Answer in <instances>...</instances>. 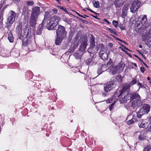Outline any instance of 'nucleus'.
<instances>
[{"label":"nucleus","mask_w":151,"mask_h":151,"mask_svg":"<svg viewBox=\"0 0 151 151\" xmlns=\"http://www.w3.org/2000/svg\"><path fill=\"white\" fill-rule=\"evenodd\" d=\"M113 24L115 26V27H117L118 24L117 21L114 20L112 22Z\"/></svg>","instance_id":"41"},{"label":"nucleus","mask_w":151,"mask_h":151,"mask_svg":"<svg viewBox=\"0 0 151 151\" xmlns=\"http://www.w3.org/2000/svg\"><path fill=\"white\" fill-rule=\"evenodd\" d=\"M56 36V37L55 40V43L56 45H60L61 44L62 40L64 39V37H61L60 36Z\"/></svg>","instance_id":"14"},{"label":"nucleus","mask_w":151,"mask_h":151,"mask_svg":"<svg viewBox=\"0 0 151 151\" xmlns=\"http://www.w3.org/2000/svg\"><path fill=\"white\" fill-rule=\"evenodd\" d=\"M119 27L122 30H124L125 29V28L123 26V25L121 24H120L119 25Z\"/></svg>","instance_id":"47"},{"label":"nucleus","mask_w":151,"mask_h":151,"mask_svg":"<svg viewBox=\"0 0 151 151\" xmlns=\"http://www.w3.org/2000/svg\"><path fill=\"white\" fill-rule=\"evenodd\" d=\"M137 83V80L136 79L134 78H132V80L130 84H129V85H131V86H132L134 84H135Z\"/></svg>","instance_id":"36"},{"label":"nucleus","mask_w":151,"mask_h":151,"mask_svg":"<svg viewBox=\"0 0 151 151\" xmlns=\"http://www.w3.org/2000/svg\"><path fill=\"white\" fill-rule=\"evenodd\" d=\"M141 3L137 0H135L132 4L130 7V12L134 13L137 11L138 8L140 6Z\"/></svg>","instance_id":"5"},{"label":"nucleus","mask_w":151,"mask_h":151,"mask_svg":"<svg viewBox=\"0 0 151 151\" xmlns=\"http://www.w3.org/2000/svg\"><path fill=\"white\" fill-rule=\"evenodd\" d=\"M111 72L113 75H115L117 73L120 72L119 71V70L117 69L116 66L112 68L111 70Z\"/></svg>","instance_id":"29"},{"label":"nucleus","mask_w":151,"mask_h":151,"mask_svg":"<svg viewBox=\"0 0 151 151\" xmlns=\"http://www.w3.org/2000/svg\"><path fill=\"white\" fill-rule=\"evenodd\" d=\"M8 39L10 42H13L14 37L11 32H9Z\"/></svg>","instance_id":"28"},{"label":"nucleus","mask_w":151,"mask_h":151,"mask_svg":"<svg viewBox=\"0 0 151 151\" xmlns=\"http://www.w3.org/2000/svg\"><path fill=\"white\" fill-rule=\"evenodd\" d=\"M147 130L149 132H151V125L147 127Z\"/></svg>","instance_id":"55"},{"label":"nucleus","mask_w":151,"mask_h":151,"mask_svg":"<svg viewBox=\"0 0 151 151\" xmlns=\"http://www.w3.org/2000/svg\"><path fill=\"white\" fill-rule=\"evenodd\" d=\"M12 1L13 3L18 5L19 3L20 0H12Z\"/></svg>","instance_id":"44"},{"label":"nucleus","mask_w":151,"mask_h":151,"mask_svg":"<svg viewBox=\"0 0 151 151\" xmlns=\"http://www.w3.org/2000/svg\"><path fill=\"white\" fill-rule=\"evenodd\" d=\"M79 40L78 39H76L73 45V47L71 50L73 51H74L78 47L79 45Z\"/></svg>","instance_id":"23"},{"label":"nucleus","mask_w":151,"mask_h":151,"mask_svg":"<svg viewBox=\"0 0 151 151\" xmlns=\"http://www.w3.org/2000/svg\"><path fill=\"white\" fill-rule=\"evenodd\" d=\"M129 98L131 101H132L134 99H140V97L138 94L134 93L130 94Z\"/></svg>","instance_id":"17"},{"label":"nucleus","mask_w":151,"mask_h":151,"mask_svg":"<svg viewBox=\"0 0 151 151\" xmlns=\"http://www.w3.org/2000/svg\"><path fill=\"white\" fill-rule=\"evenodd\" d=\"M84 53L83 51H81V50H79L77 52L74 54V56L76 59H80L82 57Z\"/></svg>","instance_id":"15"},{"label":"nucleus","mask_w":151,"mask_h":151,"mask_svg":"<svg viewBox=\"0 0 151 151\" xmlns=\"http://www.w3.org/2000/svg\"><path fill=\"white\" fill-rule=\"evenodd\" d=\"M34 2L32 1H27V4L28 6L33 5L34 4Z\"/></svg>","instance_id":"46"},{"label":"nucleus","mask_w":151,"mask_h":151,"mask_svg":"<svg viewBox=\"0 0 151 151\" xmlns=\"http://www.w3.org/2000/svg\"><path fill=\"white\" fill-rule=\"evenodd\" d=\"M137 121V116H133L131 119L127 122V124L128 125H130L134 123Z\"/></svg>","instance_id":"22"},{"label":"nucleus","mask_w":151,"mask_h":151,"mask_svg":"<svg viewBox=\"0 0 151 151\" xmlns=\"http://www.w3.org/2000/svg\"><path fill=\"white\" fill-rule=\"evenodd\" d=\"M100 70H102V71L104 72L107 70V67L106 65H102L101 67H100Z\"/></svg>","instance_id":"33"},{"label":"nucleus","mask_w":151,"mask_h":151,"mask_svg":"<svg viewBox=\"0 0 151 151\" xmlns=\"http://www.w3.org/2000/svg\"><path fill=\"white\" fill-rule=\"evenodd\" d=\"M46 24L45 23H42L41 24H40L37 29V31L36 33L37 35H40L41 34L42 31L43 29V26H44Z\"/></svg>","instance_id":"19"},{"label":"nucleus","mask_w":151,"mask_h":151,"mask_svg":"<svg viewBox=\"0 0 151 151\" xmlns=\"http://www.w3.org/2000/svg\"><path fill=\"white\" fill-rule=\"evenodd\" d=\"M147 125V122L143 120L140 121L138 123V126L140 128H145Z\"/></svg>","instance_id":"18"},{"label":"nucleus","mask_w":151,"mask_h":151,"mask_svg":"<svg viewBox=\"0 0 151 151\" xmlns=\"http://www.w3.org/2000/svg\"><path fill=\"white\" fill-rule=\"evenodd\" d=\"M125 92L124 93H120V95L118 96V97H120V101L121 103H125L127 101L130 99V96L127 92H126V94L125 93Z\"/></svg>","instance_id":"9"},{"label":"nucleus","mask_w":151,"mask_h":151,"mask_svg":"<svg viewBox=\"0 0 151 151\" xmlns=\"http://www.w3.org/2000/svg\"><path fill=\"white\" fill-rule=\"evenodd\" d=\"M60 20V17L57 16H52L50 18L49 22L47 23L46 26L47 29L49 30L55 29Z\"/></svg>","instance_id":"2"},{"label":"nucleus","mask_w":151,"mask_h":151,"mask_svg":"<svg viewBox=\"0 0 151 151\" xmlns=\"http://www.w3.org/2000/svg\"><path fill=\"white\" fill-rule=\"evenodd\" d=\"M139 47L140 48H142V45H140L139 46Z\"/></svg>","instance_id":"62"},{"label":"nucleus","mask_w":151,"mask_h":151,"mask_svg":"<svg viewBox=\"0 0 151 151\" xmlns=\"http://www.w3.org/2000/svg\"><path fill=\"white\" fill-rule=\"evenodd\" d=\"M22 23H19L16 28V32L19 34H21L22 33Z\"/></svg>","instance_id":"26"},{"label":"nucleus","mask_w":151,"mask_h":151,"mask_svg":"<svg viewBox=\"0 0 151 151\" xmlns=\"http://www.w3.org/2000/svg\"><path fill=\"white\" fill-rule=\"evenodd\" d=\"M87 46V44L86 42L82 43L80 45V48L79 49V50H81V51H83L84 52Z\"/></svg>","instance_id":"24"},{"label":"nucleus","mask_w":151,"mask_h":151,"mask_svg":"<svg viewBox=\"0 0 151 151\" xmlns=\"http://www.w3.org/2000/svg\"><path fill=\"white\" fill-rule=\"evenodd\" d=\"M99 55L101 58L103 60H107L108 58L107 52L103 50H101L99 52Z\"/></svg>","instance_id":"12"},{"label":"nucleus","mask_w":151,"mask_h":151,"mask_svg":"<svg viewBox=\"0 0 151 151\" xmlns=\"http://www.w3.org/2000/svg\"><path fill=\"white\" fill-rule=\"evenodd\" d=\"M90 42L91 45V46H95V38L93 36H91L90 39Z\"/></svg>","instance_id":"30"},{"label":"nucleus","mask_w":151,"mask_h":151,"mask_svg":"<svg viewBox=\"0 0 151 151\" xmlns=\"http://www.w3.org/2000/svg\"><path fill=\"white\" fill-rule=\"evenodd\" d=\"M151 150V146L148 145L145 147L143 151H150Z\"/></svg>","instance_id":"38"},{"label":"nucleus","mask_w":151,"mask_h":151,"mask_svg":"<svg viewBox=\"0 0 151 151\" xmlns=\"http://www.w3.org/2000/svg\"><path fill=\"white\" fill-rule=\"evenodd\" d=\"M58 7L59 8L61 9V10L65 12L66 13H68V11H67L66 9H64L63 7L60 6H58Z\"/></svg>","instance_id":"45"},{"label":"nucleus","mask_w":151,"mask_h":151,"mask_svg":"<svg viewBox=\"0 0 151 151\" xmlns=\"http://www.w3.org/2000/svg\"><path fill=\"white\" fill-rule=\"evenodd\" d=\"M139 23H137V27H139V28H141L142 27L143 28V26H141V25H139Z\"/></svg>","instance_id":"54"},{"label":"nucleus","mask_w":151,"mask_h":151,"mask_svg":"<svg viewBox=\"0 0 151 151\" xmlns=\"http://www.w3.org/2000/svg\"><path fill=\"white\" fill-rule=\"evenodd\" d=\"M104 20L108 24H110V22H109L108 20L106 19H105Z\"/></svg>","instance_id":"56"},{"label":"nucleus","mask_w":151,"mask_h":151,"mask_svg":"<svg viewBox=\"0 0 151 151\" xmlns=\"http://www.w3.org/2000/svg\"><path fill=\"white\" fill-rule=\"evenodd\" d=\"M107 29L111 33H113L115 35H117V32L115 29L112 28H107Z\"/></svg>","instance_id":"34"},{"label":"nucleus","mask_w":151,"mask_h":151,"mask_svg":"<svg viewBox=\"0 0 151 151\" xmlns=\"http://www.w3.org/2000/svg\"><path fill=\"white\" fill-rule=\"evenodd\" d=\"M131 85H129V84H125L123 86L121 93H124V91H125L129 89Z\"/></svg>","instance_id":"25"},{"label":"nucleus","mask_w":151,"mask_h":151,"mask_svg":"<svg viewBox=\"0 0 151 151\" xmlns=\"http://www.w3.org/2000/svg\"><path fill=\"white\" fill-rule=\"evenodd\" d=\"M138 136L139 139L140 140H143L145 139V134L144 132L142 131L141 132H137Z\"/></svg>","instance_id":"20"},{"label":"nucleus","mask_w":151,"mask_h":151,"mask_svg":"<svg viewBox=\"0 0 151 151\" xmlns=\"http://www.w3.org/2000/svg\"><path fill=\"white\" fill-rule=\"evenodd\" d=\"M144 64H145V66H146V67H147V65H146L145 63Z\"/></svg>","instance_id":"64"},{"label":"nucleus","mask_w":151,"mask_h":151,"mask_svg":"<svg viewBox=\"0 0 151 151\" xmlns=\"http://www.w3.org/2000/svg\"><path fill=\"white\" fill-rule=\"evenodd\" d=\"M93 4L94 7L98 8L99 7V2L95 0H93Z\"/></svg>","instance_id":"32"},{"label":"nucleus","mask_w":151,"mask_h":151,"mask_svg":"<svg viewBox=\"0 0 151 151\" xmlns=\"http://www.w3.org/2000/svg\"><path fill=\"white\" fill-rule=\"evenodd\" d=\"M103 72L102 71V70H100V68H99L97 71V73L98 74V75H100V74L102 73Z\"/></svg>","instance_id":"51"},{"label":"nucleus","mask_w":151,"mask_h":151,"mask_svg":"<svg viewBox=\"0 0 151 151\" xmlns=\"http://www.w3.org/2000/svg\"><path fill=\"white\" fill-rule=\"evenodd\" d=\"M16 14L13 11H11L10 15L7 19V23L9 25H11L14 22L15 20Z\"/></svg>","instance_id":"8"},{"label":"nucleus","mask_w":151,"mask_h":151,"mask_svg":"<svg viewBox=\"0 0 151 151\" xmlns=\"http://www.w3.org/2000/svg\"><path fill=\"white\" fill-rule=\"evenodd\" d=\"M97 50L96 47L92 46H91L88 50V52L90 54H93L97 52Z\"/></svg>","instance_id":"16"},{"label":"nucleus","mask_w":151,"mask_h":151,"mask_svg":"<svg viewBox=\"0 0 151 151\" xmlns=\"http://www.w3.org/2000/svg\"><path fill=\"white\" fill-rule=\"evenodd\" d=\"M142 104V102L140 99H136L132 101V106L135 108L141 106Z\"/></svg>","instance_id":"11"},{"label":"nucleus","mask_w":151,"mask_h":151,"mask_svg":"<svg viewBox=\"0 0 151 151\" xmlns=\"http://www.w3.org/2000/svg\"><path fill=\"white\" fill-rule=\"evenodd\" d=\"M141 3L137 0H135L132 4L130 7V12L134 13L137 11L138 8L140 6Z\"/></svg>","instance_id":"4"},{"label":"nucleus","mask_w":151,"mask_h":151,"mask_svg":"<svg viewBox=\"0 0 151 151\" xmlns=\"http://www.w3.org/2000/svg\"><path fill=\"white\" fill-rule=\"evenodd\" d=\"M150 106L149 105L145 104L143 105L142 108L139 110V112L144 114L148 113L150 111Z\"/></svg>","instance_id":"10"},{"label":"nucleus","mask_w":151,"mask_h":151,"mask_svg":"<svg viewBox=\"0 0 151 151\" xmlns=\"http://www.w3.org/2000/svg\"><path fill=\"white\" fill-rule=\"evenodd\" d=\"M132 64L134 65L135 66V67H137V64L135 63H132Z\"/></svg>","instance_id":"59"},{"label":"nucleus","mask_w":151,"mask_h":151,"mask_svg":"<svg viewBox=\"0 0 151 151\" xmlns=\"http://www.w3.org/2000/svg\"><path fill=\"white\" fill-rule=\"evenodd\" d=\"M128 6L129 5L128 4H125L123 7L122 10L127 11L128 9Z\"/></svg>","instance_id":"43"},{"label":"nucleus","mask_w":151,"mask_h":151,"mask_svg":"<svg viewBox=\"0 0 151 151\" xmlns=\"http://www.w3.org/2000/svg\"><path fill=\"white\" fill-rule=\"evenodd\" d=\"M116 3L117 4H119V6H117V7H119L121 5H122L124 3L123 1L120 2L119 1H118V0H116Z\"/></svg>","instance_id":"42"},{"label":"nucleus","mask_w":151,"mask_h":151,"mask_svg":"<svg viewBox=\"0 0 151 151\" xmlns=\"http://www.w3.org/2000/svg\"><path fill=\"white\" fill-rule=\"evenodd\" d=\"M77 15L79 16V17H83V16L80 14H79L78 13H77Z\"/></svg>","instance_id":"58"},{"label":"nucleus","mask_w":151,"mask_h":151,"mask_svg":"<svg viewBox=\"0 0 151 151\" xmlns=\"http://www.w3.org/2000/svg\"><path fill=\"white\" fill-rule=\"evenodd\" d=\"M113 98V97H111V98H110V99H108L107 100V101H106L107 103H111V101H112Z\"/></svg>","instance_id":"49"},{"label":"nucleus","mask_w":151,"mask_h":151,"mask_svg":"<svg viewBox=\"0 0 151 151\" xmlns=\"http://www.w3.org/2000/svg\"><path fill=\"white\" fill-rule=\"evenodd\" d=\"M139 19H141V22L139 24V25L143 26V29H146L149 26V24L147 23L146 15H141L139 16Z\"/></svg>","instance_id":"6"},{"label":"nucleus","mask_w":151,"mask_h":151,"mask_svg":"<svg viewBox=\"0 0 151 151\" xmlns=\"http://www.w3.org/2000/svg\"><path fill=\"white\" fill-rule=\"evenodd\" d=\"M109 46L110 47H113V44L111 43H109L108 44Z\"/></svg>","instance_id":"57"},{"label":"nucleus","mask_w":151,"mask_h":151,"mask_svg":"<svg viewBox=\"0 0 151 151\" xmlns=\"http://www.w3.org/2000/svg\"><path fill=\"white\" fill-rule=\"evenodd\" d=\"M147 79L148 80H150V78L149 77H147Z\"/></svg>","instance_id":"61"},{"label":"nucleus","mask_w":151,"mask_h":151,"mask_svg":"<svg viewBox=\"0 0 151 151\" xmlns=\"http://www.w3.org/2000/svg\"><path fill=\"white\" fill-rule=\"evenodd\" d=\"M28 8L26 7H24L23 9V12L24 14H27L28 13Z\"/></svg>","instance_id":"39"},{"label":"nucleus","mask_w":151,"mask_h":151,"mask_svg":"<svg viewBox=\"0 0 151 151\" xmlns=\"http://www.w3.org/2000/svg\"><path fill=\"white\" fill-rule=\"evenodd\" d=\"M50 14L49 12H46L45 13L44 18L42 21L43 23L47 24V21H48V18L50 17Z\"/></svg>","instance_id":"21"},{"label":"nucleus","mask_w":151,"mask_h":151,"mask_svg":"<svg viewBox=\"0 0 151 151\" xmlns=\"http://www.w3.org/2000/svg\"><path fill=\"white\" fill-rule=\"evenodd\" d=\"M137 116H137V117L138 118H140L143 115H144V114H142V113H139V111L138 112H137Z\"/></svg>","instance_id":"40"},{"label":"nucleus","mask_w":151,"mask_h":151,"mask_svg":"<svg viewBox=\"0 0 151 151\" xmlns=\"http://www.w3.org/2000/svg\"><path fill=\"white\" fill-rule=\"evenodd\" d=\"M87 9L88 10H89V11H90V12H93V11H92L90 9Z\"/></svg>","instance_id":"60"},{"label":"nucleus","mask_w":151,"mask_h":151,"mask_svg":"<svg viewBox=\"0 0 151 151\" xmlns=\"http://www.w3.org/2000/svg\"><path fill=\"white\" fill-rule=\"evenodd\" d=\"M52 12L54 13H56L57 12V10L56 8L53 9L52 10Z\"/></svg>","instance_id":"53"},{"label":"nucleus","mask_w":151,"mask_h":151,"mask_svg":"<svg viewBox=\"0 0 151 151\" xmlns=\"http://www.w3.org/2000/svg\"><path fill=\"white\" fill-rule=\"evenodd\" d=\"M94 60V59L93 58L87 59L86 60V63L87 65H88L92 62Z\"/></svg>","instance_id":"35"},{"label":"nucleus","mask_w":151,"mask_h":151,"mask_svg":"<svg viewBox=\"0 0 151 151\" xmlns=\"http://www.w3.org/2000/svg\"><path fill=\"white\" fill-rule=\"evenodd\" d=\"M115 103H113L111 105L110 107H109V109L110 111H111L112 109L113 108V107L114 106V105L115 104Z\"/></svg>","instance_id":"50"},{"label":"nucleus","mask_w":151,"mask_h":151,"mask_svg":"<svg viewBox=\"0 0 151 151\" xmlns=\"http://www.w3.org/2000/svg\"><path fill=\"white\" fill-rule=\"evenodd\" d=\"M125 65L123 62H121L116 67L119 70V71H122L124 69Z\"/></svg>","instance_id":"13"},{"label":"nucleus","mask_w":151,"mask_h":151,"mask_svg":"<svg viewBox=\"0 0 151 151\" xmlns=\"http://www.w3.org/2000/svg\"><path fill=\"white\" fill-rule=\"evenodd\" d=\"M124 49H127V50H129L128 49V48H127V47H124Z\"/></svg>","instance_id":"63"},{"label":"nucleus","mask_w":151,"mask_h":151,"mask_svg":"<svg viewBox=\"0 0 151 151\" xmlns=\"http://www.w3.org/2000/svg\"><path fill=\"white\" fill-rule=\"evenodd\" d=\"M112 87L111 85H109L108 83L104 86V90L106 92H108L111 90Z\"/></svg>","instance_id":"27"},{"label":"nucleus","mask_w":151,"mask_h":151,"mask_svg":"<svg viewBox=\"0 0 151 151\" xmlns=\"http://www.w3.org/2000/svg\"><path fill=\"white\" fill-rule=\"evenodd\" d=\"M40 8L35 6L32 9L31 15L29 19V24L31 26L34 27L38 19V17L40 14Z\"/></svg>","instance_id":"1"},{"label":"nucleus","mask_w":151,"mask_h":151,"mask_svg":"<svg viewBox=\"0 0 151 151\" xmlns=\"http://www.w3.org/2000/svg\"><path fill=\"white\" fill-rule=\"evenodd\" d=\"M140 70L142 73H143L145 72V70L144 67H141L140 68Z\"/></svg>","instance_id":"52"},{"label":"nucleus","mask_w":151,"mask_h":151,"mask_svg":"<svg viewBox=\"0 0 151 151\" xmlns=\"http://www.w3.org/2000/svg\"><path fill=\"white\" fill-rule=\"evenodd\" d=\"M66 34L64 27L61 25H59L56 31V36L65 37L66 36Z\"/></svg>","instance_id":"3"},{"label":"nucleus","mask_w":151,"mask_h":151,"mask_svg":"<svg viewBox=\"0 0 151 151\" xmlns=\"http://www.w3.org/2000/svg\"><path fill=\"white\" fill-rule=\"evenodd\" d=\"M116 79L115 78H112L108 83L109 85H111V86L115 84L116 82Z\"/></svg>","instance_id":"31"},{"label":"nucleus","mask_w":151,"mask_h":151,"mask_svg":"<svg viewBox=\"0 0 151 151\" xmlns=\"http://www.w3.org/2000/svg\"><path fill=\"white\" fill-rule=\"evenodd\" d=\"M127 11H126L122 10V13L121 14V17L122 18H124L127 15Z\"/></svg>","instance_id":"37"},{"label":"nucleus","mask_w":151,"mask_h":151,"mask_svg":"<svg viewBox=\"0 0 151 151\" xmlns=\"http://www.w3.org/2000/svg\"><path fill=\"white\" fill-rule=\"evenodd\" d=\"M137 85L139 87V89L140 88H142L143 87H144L142 84L139 82H138L137 83Z\"/></svg>","instance_id":"48"},{"label":"nucleus","mask_w":151,"mask_h":151,"mask_svg":"<svg viewBox=\"0 0 151 151\" xmlns=\"http://www.w3.org/2000/svg\"><path fill=\"white\" fill-rule=\"evenodd\" d=\"M24 35L26 36L23 40V42H24L26 44H28L31 41V30L28 29V30L25 31Z\"/></svg>","instance_id":"7"}]
</instances>
